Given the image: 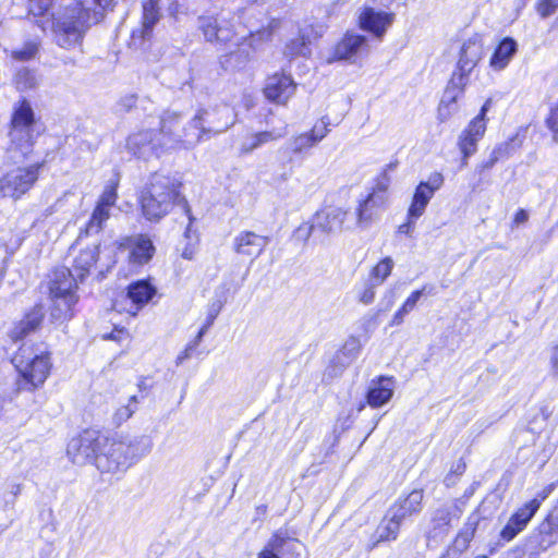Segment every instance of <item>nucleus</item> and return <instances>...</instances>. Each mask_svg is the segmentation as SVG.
<instances>
[{
    "mask_svg": "<svg viewBox=\"0 0 558 558\" xmlns=\"http://www.w3.org/2000/svg\"><path fill=\"white\" fill-rule=\"evenodd\" d=\"M113 0H65L61 12H50L53 0H28V13L43 31L50 28L58 46L73 49L81 46L86 32L101 22Z\"/></svg>",
    "mask_w": 558,
    "mask_h": 558,
    "instance_id": "1",
    "label": "nucleus"
},
{
    "mask_svg": "<svg viewBox=\"0 0 558 558\" xmlns=\"http://www.w3.org/2000/svg\"><path fill=\"white\" fill-rule=\"evenodd\" d=\"M179 114L166 112L160 120V128L156 130H140L132 133L126 141V147L137 158L150 160L162 155L178 150L192 149L201 143L206 130L198 126L197 121L202 114L193 118L180 134L174 133L179 122Z\"/></svg>",
    "mask_w": 558,
    "mask_h": 558,
    "instance_id": "2",
    "label": "nucleus"
},
{
    "mask_svg": "<svg viewBox=\"0 0 558 558\" xmlns=\"http://www.w3.org/2000/svg\"><path fill=\"white\" fill-rule=\"evenodd\" d=\"M151 448L153 441L147 436L119 439L106 437V442L96 456V468L101 473H124L131 465L147 456Z\"/></svg>",
    "mask_w": 558,
    "mask_h": 558,
    "instance_id": "3",
    "label": "nucleus"
},
{
    "mask_svg": "<svg viewBox=\"0 0 558 558\" xmlns=\"http://www.w3.org/2000/svg\"><path fill=\"white\" fill-rule=\"evenodd\" d=\"M181 187L182 183L174 177L154 174L140 196L143 216L150 221H159L175 205L187 203Z\"/></svg>",
    "mask_w": 558,
    "mask_h": 558,
    "instance_id": "4",
    "label": "nucleus"
},
{
    "mask_svg": "<svg viewBox=\"0 0 558 558\" xmlns=\"http://www.w3.org/2000/svg\"><path fill=\"white\" fill-rule=\"evenodd\" d=\"M15 366L20 374V388L33 391L44 385L52 367L51 353L48 350L31 352L21 350L15 357Z\"/></svg>",
    "mask_w": 558,
    "mask_h": 558,
    "instance_id": "5",
    "label": "nucleus"
},
{
    "mask_svg": "<svg viewBox=\"0 0 558 558\" xmlns=\"http://www.w3.org/2000/svg\"><path fill=\"white\" fill-rule=\"evenodd\" d=\"M198 29L206 41L220 47L241 46L247 38V31L234 17L202 16Z\"/></svg>",
    "mask_w": 558,
    "mask_h": 558,
    "instance_id": "6",
    "label": "nucleus"
},
{
    "mask_svg": "<svg viewBox=\"0 0 558 558\" xmlns=\"http://www.w3.org/2000/svg\"><path fill=\"white\" fill-rule=\"evenodd\" d=\"M493 105L492 98H488L482 106L478 114L474 117L465 129L460 133L458 138V147L462 154L463 165L468 163V159L477 150V144L483 138L487 125V112Z\"/></svg>",
    "mask_w": 558,
    "mask_h": 558,
    "instance_id": "7",
    "label": "nucleus"
},
{
    "mask_svg": "<svg viewBox=\"0 0 558 558\" xmlns=\"http://www.w3.org/2000/svg\"><path fill=\"white\" fill-rule=\"evenodd\" d=\"M105 442L106 437L99 430L86 429L70 440L66 452L73 463L85 464L94 461L96 464V456Z\"/></svg>",
    "mask_w": 558,
    "mask_h": 558,
    "instance_id": "8",
    "label": "nucleus"
},
{
    "mask_svg": "<svg viewBox=\"0 0 558 558\" xmlns=\"http://www.w3.org/2000/svg\"><path fill=\"white\" fill-rule=\"evenodd\" d=\"M36 122L34 110L26 99L19 101L11 118L9 136L17 146L28 144L33 136V126Z\"/></svg>",
    "mask_w": 558,
    "mask_h": 558,
    "instance_id": "9",
    "label": "nucleus"
},
{
    "mask_svg": "<svg viewBox=\"0 0 558 558\" xmlns=\"http://www.w3.org/2000/svg\"><path fill=\"white\" fill-rule=\"evenodd\" d=\"M348 213L340 207H327L317 211L313 218V223H302L298 228V235L307 239L314 228H318L324 232H340L344 228V221Z\"/></svg>",
    "mask_w": 558,
    "mask_h": 558,
    "instance_id": "10",
    "label": "nucleus"
},
{
    "mask_svg": "<svg viewBox=\"0 0 558 558\" xmlns=\"http://www.w3.org/2000/svg\"><path fill=\"white\" fill-rule=\"evenodd\" d=\"M39 166L19 168L0 180V197L19 198L26 193L38 178Z\"/></svg>",
    "mask_w": 558,
    "mask_h": 558,
    "instance_id": "11",
    "label": "nucleus"
},
{
    "mask_svg": "<svg viewBox=\"0 0 558 558\" xmlns=\"http://www.w3.org/2000/svg\"><path fill=\"white\" fill-rule=\"evenodd\" d=\"M156 293V288L146 280L131 283L125 295L116 300L113 307L118 312H125L135 316L137 312L148 303Z\"/></svg>",
    "mask_w": 558,
    "mask_h": 558,
    "instance_id": "12",
    "label": "nucleus"
},
{
    "mask_svg": "<svg viewBox=\"0 0 558 558\" xmlns=\"http://www.w3.org/2000/svg\"><path fill=\"white\" fill-rule=\"evenodd\" d=\"M395 21V14L374 8H363L357 15L359 27L381 39Z\"/></svg>",
    "mask_w": 558,
    "mask_h": 558,
    "instance_id": "13",
    "label": "nucleus"
},
{
    "mask_svg": "<svg viewBox=\"0 0 558 558\" xmlns=\"http://www.w3.org/2000/svg\"><path fill=\"white\" fill-rule=\"evenodd\" d=\"M198 114H202V118L198 119L197 124L206 130L201 142L211 134L223 132L233 124L232 110L227 106H223L218 110L199 109L195 113L194 118Z\"/></svg>",
    "mask_w": 558,
    "mask_h": 558,
    "instance_id": "14",
    "label": "nucleus"
},
{
    "mask_svg": "<svg viewBox=\"0 0 558 558\" xmlns=\"http://www.w3.org/2000/svg\"><path fill=\"white\" fill-rule=\"evenodd\" d=\"M483 57V43L477 36L468 38L461 46L457 64L460 81L466 82Z\"/></svg>",
    "mask_w": 558,
    "mask_h": 558,
    "instance_id": "15",
    "label": "nucleus"
},
{
    "mask_svg": "<svg viewBox=\"0 0 558 558\" xmlns=\"http://www.w3.org/2000/svg\"><path fill=\"white\" fill-rule=\"evenodd\" d=\"M442 182V175L435 173L429 178L427 182H421L417 185L413 195L412 203L408 210L409 219H417L424 214L425 208L432 199L434 193L440 189Z\"/></svg>",
    "mask_w": 558,
    "mask_h": 558,
    "instance_id": "16",
    "label": "nucleus"
},
{
    "mask_svg": "<svg viewBox=\"0 0 558 558\" xmlns=\"http://www.w3.org/2000/svg\"><path fill=\"white\" fill-rule=\"evenodd\" d=\"M367 38L355 32H347L344 36L335 45L332 57L329 61H349L355 62L357 56L366 48Z\"/></svg>",
    "mask_w": 558,
    "mask_h": 558,
    "instance_id": "17",
    "label": "nucleus"
},
{
    "mask_svg": "<svg viewBox=\"0 0 558 558\" xmlns=\"http://www.w3.org/2000/svg\"><path fill=\"white\" fill-rule=\"evenodd\" d=\"M296 85L290 75L276 73L267 78L264 95L276 104L284 105L294 95Z\"/></svg>",
    "mask_w": 558,
    "mask_h": 558,
    "instance_id": "18",
    "label": "nucleus"
},
{
    "mask_svg": "<svg viewBox=\"0 0 558 558\" xmlns=\"http://www.w3.org/2000/svg\"><path fill=\"white\" fill-rule=\"evenodd\" d=\"M121 246L129 252L128 260L129 264L133 266H143L147 264L156 252V247L150 238L144 234L126 239Z\"/></svg>",
    "mask_w": 558,
    "mask_h": 558,
    "instance_id": "19",
    "label": "nucleus"
},
{
    "mask_svg": "<svg viewBox=\"0 0 558 558\" xmlns=\"http://www.w3.org/2000/svg\"><path fill=\"white\" fill-rule=\"evenodd\" d=\"M396 389V383L391 377H378L369 383L366 402L372 408H380L387 404Z\"/></svg>",
    "mask_w": 558,
    "mask_h": 558,
    "instance_id": "20",
    "label": "nucleus"
},
{
    "mask_svg": "<svg viewBox=\"0 0 558 558\" xmlns=\"http://www.w3.org/2000/svg\"><path fill=\"white\" fill-rule=\"evenodd\" d=\"M558 541V525H538L529 536L525 548L529 555L536 556Z\"/></svg>",
    "mask_w": 558,
    "mask_h": 558,
    "instance_id": "21",
    "label": "nucleus"
},
{
    "mask_svg": "<svg viewBox=\"0 0 558 558\" xmlns=\"http://www.w3.org/2000/svg\"><path fill=\"white\" fill-rule=\"evenodd\" d=\"M422 500L423 492L420 489H414L408 496L400 498L389 509L390 521L400 523L410 519L413 513L421 510Z\"/></svg>",
    "mask_w": 558,
    "mask_h": 558,
    "instance_id": "22",
    "label": "nucleus"
},
{
    "mask_svg": "<svg viewBox=\"0 0 558 558\" xmlns=\"http://www.w3.org/2000/svg\"><path fill=\"white\" fill-rule=\"evenodd\" d=\"M267 245V239L251 231L239 233L233 241L234 251L242 256L255 258Z\"/></svg>",
    "mask_w": 558,
    "mask_h": 558,
    "instance_id": "23",
    "label": "nucleus"
},
{
    "mask_svg": "<svg viewBox=\"0 0 558 558\" xmlns=\"http://www.w3.org/2000/svg\"><path fill=\"white\" fill-rule=\"evenodd\" d=\"M43 319V308L40 306H35L22 319H20L13 325V327L9 331V337L13 341H20L26 338L40 327Z\"/></svg>",
    "mask_w": 558,
    "mask_h": 558,
    "instance_id": "24",
    "label": "nucleus"
},
{
    "mask_svg": "<svg viewBox=\"0 0 558 558\" xmlns=\"http://www.w3.org/2000/svg\"><path fill=\"white\" fill-rule=\"evenodd\" d=\"M99 257V244L94 243L82 248L74 258L73 272L80 278L84 279L92 269L96 266Z\"/></svg>",
    "mask_w": 558,
    "mask_h": 558,
    "instance_id": "25",
    "label": "nucleus"
},
{
    "mask_svg": "<svg viewBox=\"0 0 558 558\" xmlns=\"http://www.w3.org/2000/svg\"><path fill=\"white\" fill-rule=\"evenodd\" d=\"M554 484H550L542 489L537 497L521 505L512 514L509 523H527L533 519L534 514L541 507L543 500H545L554 490Z\"/></svg>",
    "mask_w": 558,
    "mask_h": 558,
    "instance_id": "26",
    "label": "nucleus"
},
{
    "mask_svg": "<svg viewBox=\"0 0 558 558\" xmlns=\"http://www.w3.org/2000/svg\"><path fill=\"white\" fill-rule=\"evenodd\" d=\"M388 196L384 195V193L372 192L368 197L360 204L356 211V223L359 227H366L369 221L373 219L377 209L385 206L387 203Z\"/></svg>",
    "mask_w": 558,
    "mask_h": 558,
    "instance_id": "27",
    "label": "nucleus"
},
{
    "mask_svg": "<svg viewBox=\"0 0 558 558\" xmlns=\"http://www.w3.org/2000/svg\"><path fill=\"white\" fill-rule=\"evenodd\" d=\"M518 50L517 41L510 37L504 38L496 47L489 59V66L496 72L505 70Z\"/></svg>",
    "mask_w": 558,
    "mask_h": 558,
    "instance_id": "28",
    "label": "nucleus"
},
{
    "mask_svg": "<svg viewBox=\"0 0 558 558\" xmlns=\"http://www.w3.org/2000/svg\"><path fill=\"white\" fill-rule=\"evenodd\" d=\"M74 274L68 269L58 270L50 286L51 299H68V296H76V283Z\"/></svg>",
    "mask_w": 558,
    "mask_h": 558,
    "instance_id": "29",
    "label": "nucleus"
},
{
    "mask_svg": "<svg viewBox=\"0 0 558 558\" xmlns=\"http://www.w3.org/2000/svg\"><path fill=\"white\" fill-rule=\"evenodd\" d=\"M461 87H449L446 89L442 99L438 106V119L447 121L457 111V101L461 97L463 86L466 84L460 81Z\"/></svg>",
    "mask_w": 558,
    "mask_h": 558,
    "instance_id": "30",
    "label": "nucleus"
},
{
    "mask_svg": "<svg viewBox=\"0 0 558 558\" xmlns=\"http://www.w3.org/2000/svg\"><path fill=\"white\" fill-rule=\"evenodd\" d=\"M52 300V308H51V318L58 323L62 324L73 317V306L77 302L76 296H68V299H51Z\"/></svg>",
    "mask_w": 558,
    "mask_h": 558,
    "instance_id": "31",
    "label": "nucleus"
},
{
    "mask_svg": "<svg viewBox=\"0 0 558 558\" xmlns=\"http://www.w3.org/2000/svg\"><path fill=\"white\" fill-rule=\"evenodd\" d=\"M299 542L293 538L283 537L276 534L268 543V546L259 554L258 558H279L278 554L281 553L283 546L295 548Z\"/></svg>",
    "mask_w": 558,
    "mask_h": 558,
    "instance_id": "32",
    "label": "nucleus"
},
{
    "mask_svg": "<svg viewBox=\"0 0 558 558\" xmlns=\"http://www.w3.org/2000/svg\"><path fill=\"white\" fill-rule=\"evenodd\" d=\"M281 137L280 133L275 132H259L245 137L241 145L243 153H251L264 144L276 141Z\"/></svg>",
    "mask_w": 558,
    "mask_h": 558,
    "instance_id": "33",
    "label": "nucleus"
},
{
    "mask_svg": "<svg viewBox=\"0 0 558 558\" xmlns=\"http://www.w3.org/2000/svg\"><path fill=\"white\" fill-rule=\"evenodd\" d=\"M393 267V259L389 256L384 257L371 269L369 280L374 282V284H383L391 275Z\"/></svg>",
    "mask_w": 558,
    "mask_h": 558,
    "instance_id": "34",
    "label": "nucleus"
},
{
    "mask_svg": "<svg viewBox=\"0 0 558 558\" xmlns=\"http://www.w3.org/2000/svg\"><path fill=\"white\" fill-rule=\"evenodd\" d=\"M160 0H145L143 4V28L148 33L153 26L158 22Z\"/></svg>",
    "mask_w": 558,
    "mask_h": 558,
    "instance_id": "35",
    "label": "nucleus"
},
{
    "mask_svg": "<svg viewBox=\"0 0 558 558\" xmlns=\"http://www.w3.org/2000/svg\"><path fill=\"white\" fill-rule=\"evenodd\" d=\"M399 533V525H377L372 534L369 548H374L381 542L396 539Z\"/></svg>",
    "mask_w": 558,
    "mask_h": 558,
    "instance_id": "36",
    "label": "nucleus"
},
{
    "mask_svg": "<svg viewBox=\"0 0 558 558\" xmlns=\"http://www.w3.org/2000/svg\"><path fill=\"white\" fill-rule=\"evenodd\" d=\"M39 41L29 40L23 44L21 47L15 48L11 51V58L16 61H28L36 57L39 50Z\"/></svg>",
    "mask_w": 558,
    "mask_h": 558,
    "instance_id": "37",
    "label": "nucleus"
},
{
    "mask_svg": "<svg viewBox=\"0 0 558 558\" xmlns=\"http://www.w3.org/2000/svg\"><path fill=\"white\" fill-rule=\"evenodd\" d=\"M110 210L111 207L97 203L87 225V231L98 232L101 229L102 223L110 217Z\"/></svg>",
    "mask_w": 558,
    "mask_h": 558,
    "instance_id": "38",
    "label": "nucleus"
},
{
    "mask_svg": "<svg viewBox=\"0 0 558 558\" xmlns=\"http://www.w3.org/2000/svg\"><path fill=\"white\" fill-rule=\"evenodd\" d=\"M15 83L20 90H29L38 86V77L35 71L22 69L16 73Z\"/></svg>",
    "mask_w": 558,
    "mask_h": 558,
    "instance_id": "39",
    "label": "nucleus"
},
{
    "mask_svg": "<svg viewBox=\"0 0 558 558\" xmlns=\"http://www.w3.org/2000/svg\"><path fill=\"white\" fill-rule=\"evenodd\" d=\"M475 529L466 527L462 530L453 541L452 550L458 553H463L468 549L471 541L474 537Z\"/></svg>",
    "mask_w": 558,
    "mask_h": 558,
    "instance_id": "40",
    "label": "nucleus"
},
{
    "mask_svg": "<svg viewBox=\"0 0 558 558\" xmlns=\"http://www.w3.org/2000/svg\"><path fill=\"white\" fill-rule=\"evenodd\" d=\"M377 287L378 284H374L371 280L365 282L356 292L357 301L363 305L372 304L375 300Z\"/></svg>",
    "mask_w": 558,
    "mask_h": 558,
    "instance_id": "41",
    "label": "nucleus"
},
{
    "mask_svg": "<svg viewBox=\"0 0 558 558\" xmlns=\"http://www.w3.org/2000/svg\"><path fill=\"white\" fill-rule=\"evenodd\" d=\"M316 144L317 142L314 141L310 132L299 134L291 140V148L295 153H300L304 149L311 148Z\"/></svg>",
    "mask_w": 558,
    "mask_h": 558,
    "instance_id": "42",
    "label": "nucleus"
},
{
    "mask_svg": "<svg viewBox=\"0 0 558 558\" xmlns=\"http://www.w3.org/2000/svg\"><path fill=\"white\" fill-rule=\"evenodd\" d=\"M117 187L118 183L114 181H111L109 184H107L97 203L112 208L116 205L118 198Z\"/></svg>",
    "mask_w": 558,
    "mask_h": 558,
    "instance_id": "43",
    "label": "nucleus"
},
{
    "mask_svg": "<svg viewBox=\"0 0 558 558\" xmlns=\"http://www.w3.org/2000/svg\"><path fill=\"white\" fill-rule=\"evenodd\" d=\"M306 48V43L303 37H298L291 39L286 44L283 53L288 58H294L296 56L303 54Z\"/></svg>",
    "mask_w": 558,
    "mask_h": 558,
    "instance_id": "44",
    "label": "nucleus"
},
{
    "mask_svg": "<svg viewBox=\"0 0 558 558\" xmlns=\"http://www.w3.org/2000/svg\"><path fill=\"white\" fill-rule=\"evenodd\" d=\"M184 208V213L187 217V225L185 227V230H184V233H183V236L186 241H194V242H198V235H197V231L196 229H194V217L192 215V211H191V208L189 206L187 203L184 204L183 206Z\"/></svg>",
    "mask_w": 558,
    "mask_h": 558,
    "instance_id": "45",
    "label": "nucleus"
},
{
    "mask_svg": "<svg viewBox=\"0 0 558 558\" xmlns=\"http://www.w3.org/2000/svg\"><path fill=\"white\" fill-rule=\"evenodd\" d=\"M328 125L329 122L326 119H320L313 125L310 133L314 141L319 143L324 137L327 136V134L329 133Z\"/></svg>",
    "mask_w": 558,
    "mask_h": 558,
    "instance_id": "46",
    "label": "nucleus"
},
{
    "mask_svg": "<svg viewBox=\"0 0 558 558\" xmlns=\"http://www.w3.org/2000/svg\"><path fill=\"white\" fill-rule=\"evenodd\" d=\"M558 8V0H541L537 4V12L542 17H547L555 13Z\"/></svg>",
    "mask_w": 558,
    "mask_h": 558,
    "instance_id": "47",
    "label": "nucleus"
},
{
    "mask_svg": "<svg viewBox=\"0 0 558 558\" xmlns=\"http://www.w3.org/2000/svg\"><path fill=\"white\" fill-rule=\"evenodd\" d=\"M546 123L554 133V138L558 141V101L551 106Z\"/></svg>",
    "mask_w": 558,
    "mask_h": 558,
    "instance_id": "48",
    "label": "nucleus"
},
{
    "mask_svg": "<svg viewBox=\"0 0 558 558\" xmlns=\"http://www.w3.org/2000/svg\"><path fill=\"white\" fill-rule=\"evenodd\" d=\"M133 402L134 398L131 399L130 404L123 405L116 411L114 418L118 424L126 421L132 416V414L134 413Z\"/></svg>",
    "mask_w": 558,
    "mask_h": 558,
    "instance_id": "49",
    "label": "nucleus"
},
{
    "mask_svg": "<svg viewBox=\"0 0 558 558\" xmlns=\"http://www.w3.org/2000/svg\"><path fill=\"white\" fill-rule=\"evenodd\" d=\"M422 294H423V291H422V290L413 291V292H412V293L407 298V300L403 302V304L401 305V307L403 308V312H407L408 314H409L410 312H412V311L415 308V306H416V304H417V302H418L420 298L422 296Z\"/></svg>",
    "mask_w": 558,
    "mask_h": 558,
    "instance_id": "50",
    "label": "nucleus"
},
{
    "mask_svg": "<svg viewBox=\"0 0 558 558\" xmlns=\"http://www.w3.org/2000/svg\"><path fill=\"white\" fill-rule=\"evenodd\" d=\"M522 525H505L499 532L504 542H510L517 534L522 531Z\"/></svg>",
    "mask_w": 558,
    "mask_h": 558,
    "instance_id": "51",
    "label": "nucleus"
},
{
    "mask_svg": "<svg viewBox=\"0 0 558 558\" xmlns=\"http://www.w3.org/2000/svg\"><path fill=\"white\" fill-rule=\"evenodd\" d=\"M197 243L198 242L186 241L184 247L181 248V256L187 260L193 259L197 252Z\"/></svg>",
    "mask_w": 558,
    "mask_h": 558,
    "instance_id": "52",
    "label": "nucleus"
},
{
    "mask_svg": "<svg viewBox=\"0 0 558 558\" xmlns=\"http://www.w3.org/2000/svg\"><path fill=\"white\" fill-rule=\"evenodd\" d=\"M408 315L407 312H403V308L400 307L395 315L391 318L390 325L391 326H399L403 323L404 317Z\"/></svg>",
    "mask_w": 558,
    "mask_h": 558,
    "instance_id": "53",
    "label": "nucleus"
},
{
    "mask_svg": "<svg viewBox=\"0 0 558 558\" xmlns=\"http://www.w3.org/2000/svg\"><path fill=\"white\" fill-rule=\"evenodd\" d=\"M549 361L554 371L558 373V345L550 348Z\"/></svg>",
    "mask_w": 558,
    "mask_h": 558,
    "instance_id": "54",
    "label": "nucleus"
},
{
    "mask_svg": "<svg viewBox=\"0 0 558 558\" xmlns=\"http://www.w3.org/2000/svg\"><path fill=\"white\" fill-rule=\"evenodd\" d=\"M529 218V215L525 210L520 209L515 213L513 221L515 225H522Z\"/></svg>",
    "mask_w": 558,
    "mask_h": 558,
    "instance_id": "55",
    "label": "nucleus"
},
{
    "mask_svg": "<svg viewBox=\"0 0 558 558\" xmlns=\"http://www.w3.org/2000/svg\"><path fill=\"white\" fill-rule=\"evenodd\" d=\"M388 186H389L388 180H385L383 182H379L373 192H379V193H384V195H387Z\"/></svg>",
    "mask_w": 558,
    "mask_h": 558,
    "instance_id": "56",
    "label": "nucleus"
},
{
    "mask_svg": "<svg viewBox=\"0 0 558 558\" xmlns=\"http://www.w3.org/2000/svg\"><path fill=\"white\" fill-rule=\"evenodd\" d=\"M364 408H365V404L364 403H360V405L357 408V411L361 412Z\"/></svg>",
    "mask_w": 558,
    "mask_h": 558,
    "instance_id": "57",
    "label": "nucleus"
},
{
    "mask_svg": "<svg viewBox=\"0 0 558 558\" xmlns=\"http://www.w3.org/2000/svg\"><path fill=\"white\" fill-rule=\"evenodd\" d=\"M475 558H488L486 555H478Z\"/></svg>",
    "mask_w": 558,
    "mask_h": 558,
    "instance_id": "58",
    "label": "nucleus"
},
{
    "mask_svg": "<svg viewBox=\"0 0 558 558\" xmlns=\"http://www.w3.org/2000/svg\"><path fill=\"white\" fill-rule=\"evenodd\" d=\"M475 558H488L486 555H478Z\"/></svg>",
    "mask_w": 558,
    "mask_h": 558,
    "instance_id": "59",
    "label": "nucleus"
},
{
    "mask_svg": "<svg viewBox=\"0 0 558 558\" xmlns=\"http://www.w3.org/2000/svg\"><path fill=\"white\" fill-rule=\"evenodd\" d=\"M404 228L409 229V228H410V225L401 226V230H403Z\"/></svg>",
    "mask_w": 558,
    "mask_h": 558,
    "instance_id": "60",
    "label": "nucleus"
},
{
    "mask_svg": "<svg viewBox=\"0 0 558 558\" xmlns=\"http://www.w3.org/2000/svg\"><path fill=\"white\" fill-rule=\"evenodd\" d=\"M204 335V329H202L198 333V338H202V336Z\"/></svg>",
    "mask_w": 558,
    "mask_h": 558,
    "instance_id": "61",
    "label": "nucleus"
}]
</instances>
